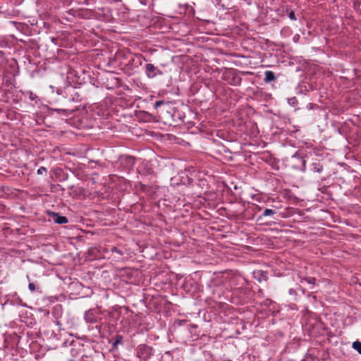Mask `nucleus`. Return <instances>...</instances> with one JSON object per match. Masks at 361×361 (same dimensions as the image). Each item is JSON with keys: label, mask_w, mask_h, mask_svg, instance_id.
<instances>
[{"label": "nucleus", "mask_w": 361, "mask_h": 361, "mask_svg": "<svg viewBox=\"0 0 361 361\" xmlns=\"http://www.w3.org/2000/svg\"><path fill=\"white\" fill-rule=\"evenodd\" d=\"M152 353V348L145 344H141L137 348V356L143 361L147 360Z\"/></svg>", "instance_id": "1"}, {"label": "nucleus", "mask_w": 361, "mask_h": 361, "mask_svg": "<svg viewBox=\"0 0 361 361\" xmlns=\"http://www.w3.org/2000/svg\"><path fill=\"white\" fill-rule=\"evenodd\" d=\"M145 73L149 78H155L157 75H161L163 72L152 63H147L145 65Z\"/></svg>", "instance_id": "2"}, {"label": "nucleus", "mask_w": 361, "mask_h": 361, "mask_svg": "<svg viewBox=\"0 0 361 361\" xmlns=\"http://www.w3.org/2000/svg\"><path fill=\"white\" fill-rule=\"evenodd\" d=\"M51 215L53 217L54 222L56 224H63L68 222V219L66 216H60L59 214L55 212H51Z\"/></svg>", "instance_id": "3"}, {"label": "nucleus", "mask_w": 361, "mask_h": 361, "mask_svg": "<svg viewBox=\"0 0 361 361\" xmlns=\"http://www.w3.org/2000/svg\"><path fill=\"white\" fill-rule=\"evenodd\" d=\"M229 76H231V80L229 83L232 85H239L242 82V78L236 73H231Z\"/></svg>", "instance_id": "4"}, {"label": "nucleus", "mask_w": 361, "mask_h": 361, "mask_svg": "<svg viewBox=\"0 0 361 361\" xmlns=\"http://www.w3.org/2000/svg\"><path fill=\"white\" fill-rule=\"evenodd\" d=\"M274 209H265L263 213L259 216L258 219H262L264 217L269 216L276 214V210L279 207L276 206H273Z\"/></svg>", "instance_id": "5"}, {"label": "nucleus", "mask_w": 361, "mask_h": 361, "mask_svg": "<svg viewBox=\"0 0 361 361\" xmlns=\"http://www.w3.org/2000/svg\"><path fill=\"white\" fill-rule=\"evenodd\" d=\"M254 277L261 281L262 280H267V272H264L262 270H256L253 272Z\"/></svg>", "instance_id": "6"}, {"label": "nucleus", "mask_w": 361, "mask_h": 361, "mask_svg": "<svg viewBox=\"0 0 361 361\" xmlns=\"http://www.w3.org/2000/svg\"><path fill=\"white\" fill-rule=\"evenodd\" d=\"M85 320L88 323H94L96 319L91 310L87 311L84 315Z\"/></svg>", "instance_id": "7"}, {"label": "nucleus", "mask_w": 361, "mask_h": 361, "mask_svg": "<svg viewBox=\"0 0 361 361\" xmlns=\"http://www.w3.org/2000/svg\"><path fill=\"white\" fill-rule=\"evenodd\" d=\"M264 81L265 82H270L276 80V76L274 72L271 71H267L264 73Z\"/></svg>", "instance_id": "8"}, {"label": "nucleus", "mask_w": 361, "mask_h": 361, "mask_svg": "<svg viewBox=\"0 0 361 361\" xmlns=\"http://www.w3.org/2000/svg\"><path fill=\"white\" fill-rule=\"evenodd\" d=\"M323 169V166L319 162H313L311 164V170L314 173H322Z\"/></svg>", "instance_id": "9"}, {"label": "nucleus", "mask_w": 361, "mask_h": 361, "mask_svg": "<svg viewBox=\"0 0 361 361\" xmlns=\"http://www.w3.org/2000/svg\"><path fill=\"white\" fill-rule=\"evenodd\" d=\"M292 158L293 159H297L299 161H300V162L302 164V166L300 168V170L302 172H305V170H306V161L304 159V158L302 157H300V155H298L297 153H295L294 155H293Z\"/></svg>", "instance_id": "10"}, {"label": "nucleus", "mask_w": 361, "mask_h": 361, "mask_svg": "<svg viewBox=\"0 0 361 361\" xmlns=\"http://www.w3.org/2000/svg\"><path fill=\"white\" fill-rule=\"evenodd\" d=\"M123 341V336L121 335H116L114 337V341L113 342L114 347L116 348L118 344H121Z\"/></svg>", "instance_id": "11"}, {"label": "nucleus", "mask_w": 361, "mask_h": 361, "mask_svg": "<svg viewBox=\"0 0 361 361\" xmlns=\"http://www.w3.org/2000/svg\"><path fill=\"white\" fill-rule=\"evenodd\" d=\"M162 361H172L173 357L170 351H166L161 357Z\"/></svg>", "instance_id": "12"}, {"label": "nucleus", "mask_w": 361, "mask_h": 361, "mask_svg": "<svg viewBox=\"0 0 361 361\" xmlns=\"http://www.w3.org/2000/svg\"><path fill=\"white\" fill-rule=\"evenodd\" d=\"M353 348L355 349L359 354H361V342L360 341H355L353 343Z\"/></svg>", "instance_id": "13"}, {"label": "nucleus", "mask_w": 361, "mask_h": 361, "mask_svg": "<svg viewBox=\"0 0 361 361\" xmlns=\"http://www.w3.org/2000/svg\"><path fill=\"white\" fill-rule=\"evenodd\" d=\"M47 172V169L44 167V166H41L39 167V169H38L37 170V174L38 175H43V174H46Z\"/></svg>", "instance_id": "14"}, {"label": "nucleus", "mask_w": 361, "mask_h": 361, "mask_svg": "<svg viewBox=\"0 0 361 361\" xmlns=\"http://www.w3.org/2000/svg\"><path fill=\"white\" fill-rule=\"evenodd\" d=\"M305 281L309 284H314L315 283V278L314 277H307L305 279Z\"/></svg>", "instance_id": "15"}, {"label": "nucleus", "mask_w": 361, "mask_h": 361, "mask_svg": "<svg viewBox=\"0 0 361 361\" xmlns=\"http://www.w3.org/2000/svg\"><path fill=\"white\" fill-rule=\"evenodd\" d=\"M111 251L112 252H116V253H118V255H123V252H122L121 250H119V249H118L117 247H112L111 248Z\"/></svg>", "instance_id": "16"}, {"label": "nucleus", "mask_w": 361, "mask_h": 361, "mask_svg": "<svg viewBox=\"0 0 361 361\" xmlns=\"http://www.w3.org/2000/svg\"><path fill=\"white\" fill-rule=\"evenodd\" d=\"M28 288L30 291L33 292L36 290V286L34 283H30L28 285Z\"/></svg>", "instance_id": "17"}, {"label": "nucleus", "mask_w": 361, "mask_h": 361, "mask_svg": "<svg viewBox=\"0 0 361 361\" xmlns=\"http://www.w3.org/2000/svg\"><path fill=\"white\" fill-rule=\"evenodd\" d=\"M288 16H289V18L291 20H296V17H295V13H294V12L293 11L289 13Z\"/></svg>", "instance_id": "18"}, {"label": "nucleus", "mask_w": 361, "mask_h": 361, "mask_svg": "<svg viewBox=\"0 0 361 361\" xmlns=\"http://www.w3.org/2000/svg\"><path fill=\"white\" fill-rule=\"evenodd\" d=\"M163 104H164V102L160 100V101H157L154 104V106L156 108H157L158 106H160Z\"/></svg>", "instance_id": "19"}, {"label": "nucleus", "mask_w": 361, "mask_h": 361, "mask_svg": "<svg viewBox=\"0 0 361 361\" xmlns=\"http://www.w3.org/2000/svg\"><path fill=\"white\" fill-rule=\"evenodd\" d=\"M289 294L291 295H296V291L293 289V288H290L289 289Z\"/></svg>", "instance_id": "20"}, {"label": "nucleus", "mask_w": 361, "mask_h": 361, "mask_svg": "<svg viewBox=\"0 0 361 361\" xmlns=\"http://www.w3.org/2000/svg\"><path fill=\"white\" fill-rule=\"evenodd\" d=\"M128 159L129 160V162H130L131 161L133 160V159L132 157H128Z\"/></svg>", "instance_id": "21"}]
</instances>
